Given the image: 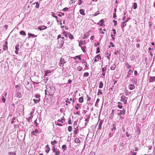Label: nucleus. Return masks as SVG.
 I'll use <instances>...</instances> for the list:
<instances>
[{
	"label": "nucleus",
	"mask_w": 155,
	"mask_h": 155,
	"mask_svg": "<svg viewBox=\"0 0 155 155\" xmlns=\"http://www.w3.org/2000/svg\"><path fill=\"white\" fill-rule=\"evenodd\" d=\"M46 89L45 90V94H47V92L48 95L53 96L55 91V87L52 85H48L46 86Z\"/></svg>",
	"instance_id": "1"
},
{
	"label": "nucleus",
	"mask_w": 155,
	"mask_h": 155,
	"mask_svg": "<svg viewBox=\"0 0 155 155\" xmlns=\"http://www.w3.org/2000/svg\"><path fill=\"white\" fill-rule=\"evenodd\" d=\"M35 97L36 98V99H34L33 100L35 103L36 104L39 102L40 101V95L39 94H36L35 95Z\"/></svg>",
	"instance_id": "2"
},
{
	"label": "nucleus",
	"mask_w": 155,
	"mask_h": 155,
	"mask_svg": "<svg viewBox=\"0 0 155 155\" xmlns=\"http://www.w3.org/2000/svg\"><path fill=\"white\" fill-rule=\"evenodd\" d=\"M117 114L119 116H120L122 114L124 115L126 112L124 109H123L122 110H117Z\"/></svg>",
	"instance_id": "3"
},
{
	"label": "nucleus",
	"mask_w": 155,
	"mask_h": 155,
	"mask_svg": "<svg viewBox=\"0 0 155 155\" xmlns=\"http://www.w3.org/2000/svg\"><path fill=\"white\" fill-rule=\"evenodd\" d=\"M65 60L62 57L60 59L59 64L61 67H63L64 64L66 63Z\"/></svg>",
	"instance_id": "4"
},
{
	"label": "nucleus",
	"mask_w": 155,
	"mask_h": 155,
	"mask_svg": "<svg viewBox=\"0 0 155 155\" xmlns=\"http://www.w3.org/2000/svg\"><path fill=\"white\" fill-rule=\"evenodd\" d=\"M130 19L129 17L127 18V19L125 20L124 21H123L122 22L121 27V28H123L126 26V23L129 21V20Z\"/></svg>",
	"instance_id": "5"
},
{
	"label": "nucleus",
	"mask_w": 155,
	"mask_h": 155,
	"mask_svg": "<svg viewBox=\"0 0 155 155\" xmlns=\"http://www.w3.org/2000/svg\"><path fill=\"white\" fill-rule=\"evenodd\" d=\"M101 57L100 56V54H98L97 55L95 56V57L94 59V62H96L98 61V59H99V58H100L101 59Z\"/></svg>",
	"instance_id": "6"
},
{
	"label": "nucleus",
	"mask_w": 155,
	"mask_h": 155,
	"mask_svg": "<svg viewBox=\"0 0 155 155\" xmlns=\"http://www.w3.org/2000/svg\"><path fill=\"white\" fill-rule=\"evenodd\" d=\"M15 95L16 97L20 98L22 97V95L21 93L18 91H16Z\"/></svg>",
	"instance_id": "7"
},
{
	"label": "nucleus",
	"mask_w": 155,
	"mask_h": 155,
	"mask_svg": "<svg viewBox=\"0 0 155 155\" xmlns=\"http://www.w3.org/2000/svg\"><path fill=\"white\" fill-rule=\"evenodd\" d=\"M47 28V27L46 26H45L44 25H42L40 26H38V28L40 31H41V30H45Z\"/></svg>",
	"instance_id": "8"
},
{
	"label": "nucleus",
	"mask_w": 155,
	"mask_h": 155,
	"mask_svg": "<svg viewBox=\"0 0 155 155\" xmlns=\"http://www.w3.org/2000/svg\"><path fill=\"white\" fill-rule=\"evenodd\" d=\"M128 87L130 90H132L135 88V86L133 84H130L129 85Z\"/></svg>",
	"instance_id": "9"
},
{
	"label": "nucleus",
	"mask_w": 155,
	"mask_h": 155,
	"mask_svg": "<svg viewBox=\"0 0 155 155\" xmlns=\"http://www.w3.org/2000/svg\"><path fill=\"white\" fill-rule=\"evenodd\" d=\"M132 82L133 83L135 84L136 85H137V79L136 78H134L132 79Z\"/></svg>",
	"instance_id": "10"
},
{
	"label": "nucleus",
	"mask_w": 155,
	"mask_h": 155,
	"mask_svg": "<svg viewBox=\"0 0 155 155\" xmlns=\"http://www.w3.org/2000/svg\"><path fill=\"white\" fill-rule=\"evenodd\" d=\"M19 47V45L18 44L16 45L15 47V53L16 54H18V53Z\"/></svg>",
	"instance_id": "11"
},
{
	"label": "nucleus",
	"mask_w": 155,
	"mask_h": 155,
	"mask_svg": "<svg viewBox=\"0 0 155 155\" xmlns=\"http://www.w3.org/2000/svg\"><path fill=\"white\" fill-rule=\"evenodd\" d=\"M117 104H118L117 105V107L120 109L122 108L123 106L122 103L121 102H119L117 103Z\"/></svg>",
	"instance_id": "12"
},
{
	"label": "nucleus",
	"mask_w": 155,
	"mask_h": 155,
	"mask_svg": "<svg viewBox=\"0 0 155 155\" xmlns=\"http://www.w3.org/2000/svg\"><path fill=\"white\" fill-rule=\"evenodd\" d=\"M84 12V10L83 9H81L79 10L80 14L84 16L85 15V13Z\"/></svg>",
	"instance_id": "13"
},
{
	"label": "nucleus",
	"mask_w": 155,
	"mask_h": 155,
	"mask_svg": "<svg viewBox=\"0 0 155 155\" xmlns=\"http://www.w3.org/2000/svg\"><path fill=\"white\" fill-rule=\"evenodd\" d=\"M149 82H153L155 81V77H150Z\"/></svg>",
	"instance_id": "14"
},
{
	"label": "nucleus",
	"mask_w": 155,
	"mask_h": 155,
	"mask_svg": "<svg viewBox=\"0 0 155 155\" xmlns=\"http://www.w3.org/2000/svg\"><path fill=\"white\" fill-rule=\"evenodd\" d=\"M134 70H132L131 69H130L129 70V71L128 72V74L127 76V77H129L131 75V73H132L133 71Z\"/></svg>",
	"instance_id": "15"
},
{
	"label": "nucleus",
	"mask_w": 155,
	"mask_h": 155,
	"mask_svg": "<svg viewBox=\"0 0 155 155\" xmlns=\"http://www.w3.org/2000/svg\"><path fill=\"white\" fill-rule=\"evenodd\" d=\"M46 147L47 148V150H45V152L47 153H48L49 152L50 150V148L49 147V146L48 145H46Z\"/></svg>",
	"instance_id": "16"
},
{
	"label": "nucleus",
	"mask_w": 155,
	"mask_h": 155,
	"mask_svg": "<svg viewBox=\"0 0 155 155\" xmlns=\"http://www.w3.org/2000/svg\"><path fill=\"white\" fill-rule=\"evenodd\" d=\"M121 99L120 100L122 102H124L125 100H126V97L124 95H122L121 97Z\"/></svg>",
	"instance_id": "17"
},
{
	"label": "nucleus",
	"mask_w": 155,
	"mask_h": 155,
	"mask_svg": "<svg viewBox=\"0 0 155 155\" xmlns=\"http://www.w3.org/2000/svg\"><path fill=\"white\" fill-rule=\"evenodd\" d=\"M100 25L102 26H104V25H103L104 23V21L103 19H101L100 20Z\"/></svg>",
	"instance_id": "18"
},
{
	"label": "nucleus",
	"mask_w": 155,
	"mask_h": 155,
	"mask_svg": "<svg viewBox=\"0 0 155 155\" xmlns=\"http://www.w3.org/2000/svg\"><path fill=\"white\" fill-rule=\"evenodd\" d=\"M39 133L38 130L37 129H36L34 131L32 132V134L33 135H35V134H38Z\"/></svg>",
	"instance_id": "19"
},
{
	"label": "nucleus",
	"mask_w": 155,
	"mask_h": 155,
	"mask_svg": "<svg viewBox=\"0 0 155 155\" xmlns=\"http://www.w3.org/2000/svg\"><path fill=\"white\" fill-rule=\"evenodd\" d=\"M16 152L14 151L13 152H9L8 153V155H16Z\"/></svg>",
	"instance_id": "20"
},
{
	"label": "nucleus",
	"mask_w": 155,
	"mask_h": 155,
	"mask_svg": "<svg viewBox=\"0 0 155 155\" xmlns=\"http://www.w3.org/2000/svg\"><path fill=\"white\" fill-rule=\"evenodd\" d=\"M67 149L66 146L65 145H63L62 146V149L63 151H64Z\"/></svg>",
	"instance_id": "21"
},
{
	"label": "nucleus",
	"mask_w": 155,
	"mask_h": 155,
	"mask_svg": "<svg viewBox=\"0 0 155 155\" xmlns=\"http://www.w3.org/2000/svg\"><path fill=\"white\" fill-rule=\"evenodd\" d=\"M116 64H113L110 67V69L112 70H114L116 68Z\"/></svg>",
	"instance_id": "22"
},
{
	"label": "nucleus",
	"mask_w": 155,
	"mask_h": 155,
	"mask_svg": "<svg viewBox=\"0 0 155 155\" xmlns=\"http://www.w3.org/2000/svg\"><path fill=\"white\" fill-rule=\"evenodd\" d=\"M51 73V71L50 70H47L45 71V76H46L48 74H50Z\"/></svg>",
	"instance_id": "23"
},
{
	"label": "nucleus",
	"mask_w": 155,
	"mask_h": 155,
	"mask_svg": "<svg viewBox=\"0 0 155 155\" xmlns=\"http://www.w3.org/2000/svg\"><path fill=\"white\" fill-rule=\"evenodd\" d=\"M16 91H19L20 90V87L18 85L16 86L15 88Z\"/></svg>",
	"instance_id": "24"
},
{
	"label": "nucleus",
	"mask_w": 155,
	"mask_h": 155,
	"mask_svg": "<svg viewBox=\"0 0 155 155\" xmlns=\"http://www.w3.org/2000/svg\"><path fill=\"white\" fill-rule=\"evenodd\" d=\"M83 97H80L79 99V101L80 103H82L83 102Z\"/></svg>",
	"instance_id": "25"
},
{
	"label": "nucleus",
	"mask_w": 155,
	"mask_h": 155,
	"mask_svg": "<svg viewBox=\"0 0 155 155\" xmlns=\"http://www.w3.org/2000/svg\"><path fill=\"white\" fill-rule=\"evenodd\" d=\"M105 54V55H107L106 57H107V58L108 59V60H109L110 59V56L111 55V54H108V52H106Z\"/></svg>",
	"instance_id": "26"
},
{
	"label": "nucleus",
	"mask_w": 155,
	"mask_h": 155,
	"mask_svg": "<svg viewBox=\"0 0 155 155\" xmlns=\"http://www.w3.org/2000/svg\"><path fill=\"white\" fill-rule=\"evenodd\" d=\"M74 142L75 143H79L80 142V140L79 139V138H76L74 140Z\"/></svg>",
	"instance_id": "27"
},
{
	"label": "nucleus",
	"mask_w": 155,
	"mask_h": 155,
	"mask_svg": "<svg viewBox=\"0 0 155 155\" xmlns=\"http://www.w3.org/2000/svg\"><path fill=\"white\" fill-rule=\"evenodd\" d=\"M20 34L22 35H25L26 34L25 32L24 31H21L20 32Z\"/></svg>",
	"instance_id": "28"
},
{
	"label": "nucleus",
	"mask_w": 155,
	"mask_h": 155,
	"mask_svg": "<svg viewBox=\"0 0 155 155\" xmlns=\"http://www.w3.org/2000/svg\"><path fill=\"white\" fill-rule=\"evenodd\" d=\"M69 37V38H70L71 40H72L74 39V37L72 35L71 33H69L68 34Z\"/></svg>",
	"instance_id": "29"
},
{
	"label": "nucleus",
	"mask_w": 155,
	"mask_h": 155,
	"mask_svg": "<svg viewBox=\"0 0 155 155\" xmlns=\"http://www.w3.org/2000/svg\"><path fill=\"white\" fill-rule=\"evenodd\" d=\"M137 5L136 2H134L133 6V8L134 9H135L137 8Z\"/></svg>",
	"instance_id": "30"
},
{
	"label": "nucleus",
	"mask_w": 155,
	"mask_h": 155,
	"mask_svg": "<svg viewBox=\"0 0 155 155\" xmlns=\"http://www.w3.org/2000/svg\"><path fill=\"white\" fill-rule=\"evenodd\" d=\"M64 43V41L63 40H61L60 42V46H59V48H61L63 45Z\"/></svg>",
	"instance_id": "31"
},
{
	"label": "nucleus",
	"mask_w": 155,
	"mask_h": 155,
	"mask_svg": "<svg viewBox=\"0 0 155 155\" xmlns=\"http://www.w3.org/2000/svg\"><path fill=\"white\" fill-rule=\"evenodd\" d=\"M28 35L29 37H35L37 36V35H35L31 33H28Z\"/></svg>",
	"instance_id": "32"
},
{
	"label": "nucleus",
	"mask_w": 155,
	"mask_h": 155,
	"mask_svg": "<svg viewBox=\"0 0 155 155\" xmlns=\"http://www.w3.org/2000/svg\"><path fill=\"white\" fill-rule=\"evenodd\" d=\"M80 104L78 103L75 106V109L77 110H78L79 109V108L80 107Z\"/></svg>",
	"instance_id": "33"
},
{
	"label": "nucleus",
	"mask_w": 155,
	"mask_h": 155,
	"mask_svg": "<svg viewBox=\"0 0 155 155\" xmlns=\"http://www.w3.org/2000/svg\"><path fill=\"white\" fill-rule=\"evenodd\" d=\"M131 94V92L130 91H128L127 90H126L125 92V94L127 96H128L130 95Z\"/></svg>",
	"instance_id": "34"
},
{
	"label": "nucleus",
	"mask_w": 155,
	"mask_h": 155,
	"mask_svg": "<svg viewBox=\"0 0 155 155\" xmlns=\"http://www.w3.org/2000/svg\"><path fill=\"white\" fill-rule=\"evenodd\" d=\"M103 84L102 82H100L99 83V88H101L103 86Z\"/></svg>",
	"instance_id": "35"
},
{
	"label": "nucleus",
	"mask_w": 155,
	"mask_h": 155,
	"mask_svg": "<svg viewBox=\"0 0 155 155\" xmlns=\"http://www.w3.org/2000/svg\"><path fill=\"white\" fill-rule=\"evenodd\" d=\"M3 50L5 51L6 50H7L8 49V46L6 45H3Z\"/></svg>",
	"instance_id": "36"
},
{
	"label": "nucleus",
	"mask_w": 155,
	"mask_h": 155,
	"mask_svg": "<svg viewBox=\"0 0 155 155\" xmlns=\"http://www.w3.org/2000/svg\"><path fill=\"white\" fill-rule=\"evenodd\" d=\"M57 141L55 140H54L53 141H51V144L52 145H53L54 144H57Z\"/></svg>",
	"instance_id": "37"
},
{
	"label": "nucleus",
	"mask_w": 155,
	"mask_h": 155,
	"mask_svg": "<svg viewBox=\"0 0 155 155\" xmlns=\"http://www.w3.org/2000/svg\"><path fill=\"white\" fill-rule=\"evenodd\" d=\"M55 153V155H59L61 153L58 150V151H56Z\"/></svg>",
	"instance_id": "38"
},
{
	"label": "nucleus",
	"mask_w": 155,
	"mask_h": 155,
	"mask_svg": "<svg viewBox=\"0 0 155 155\" xmlns=\"http://www.w3.org/2000/svg\"><path fill=\"white\" fill-rule=\"evenodd\" d=\"M1 100L3 103H4L5 102L6 99L4 96H2V97Z\"/></svg>",
	"instance_id": "39"
},
{
	"label": "nucleus",
	"mask_w": 155,
	"mask_h": 155,
	"mask_svg": "<svg viewBox=\"0 0 155 155\" xmlns=\"http://www.w3.org/2000/svg\"><path fill=\"white\" fill-rule=\"evenodd\" d=\"M65 102L67 103H68V104H71V102H70V101H69V99L68 98H67V99L65 101ZM66 105H68V104H66Z\"/></svg>",
	"instance_id": "40"
},
{
	"label": "nucleus",
	"mask_w": 155,
	"mask_h": 155,
	"mask_svg": "<svg viewBox=\"0 0 155 155\" xmlns=\"http://www.w3.org/2000/svg\"><path fill=\"white\" fill-rule=\"evenodd\" d=\"M64 13H62L61 12H59V13L58 14V15L59 17H61L62 15H64Z\"/></svg>",
	"instance_id": "41"
},
{
	"label": "nucleus",
	"mask_w": 155,
	"mask_h": 155,
	"mask_svg": "<svg viewBox=\"0 0 155 155\" xmlns=\"http://www.w3.org/2000/svg\"><path fill=\"white\" fill-rule=\"evenodd\" d=\"M100 13V12L99 11H97L96 12H95L94 14L93 15L94 16H96L98 15Z\"/></svg>",
	"instance_id": "42"
},
{
	"label": "nucleus",
	"mask_w": 155,
	"mask_h": 155,
	"mask_svg": "<svg viewBox=\"0 0 155 155\" xmlns=\"http://www.w3.org/2000/svg\"><path fill=\"white\" fill-rule=\"evenodd\" d=\"M113 127L111 129V130L113 131L114 130H116V127L115 126V124H113Z\"/></svg>",
	"instance_id": "43"
},
{
	"label": "nucleus",
	"mask_w": 155,
	"mask_h": 155,
	"mask_svg": "<svg viewBox=\"0 0 155 155\" xmlns=\"http://www.w3.org/2000/svg\"><path fill=\"white\" fill-rule=\"evenodd\" d=\"M35 3H36V4L35 7L37 8H39V4L38 3V2H35V3H34V4H35Z\"/></svg>",
	"instance_id": "44"
},
{
	"label": "nucleus",
	"mask_w": 155,
	"mask_h": 155,
	"mask_svg": "<svg viewBox=\"0 0 155 155\" xmlns=\"http://www.w3.org/2000/svg\"><path fill=\"white\" fill-rule=\"evenodd\" d=\"M89 74L88 72H85L84 74V77H87L89 76Z\"/></svg>",
	"instance_id": "45"
},
{
	"label": "nucleus",
	"mask_w": 155,
	"mask_h": 155,
	"mask_svg": "<svg viewBox=\"0 0 155 155\" xmlns=\"http://www.w3.org/2000/svg\"><path fill=\"white\" fill-rule=\"evenodd\" d=\"M83 69V68L81 66H79L77 68L78 71H80L82 70Z\"/></svg>",
	"instance_id": "46"
},
{
	"label": "nucleus",
	"mask_w": 155,
	"mask_h": 155,
	"mask_svg": "<svg viewBox=\"0 0 155 155\" xmlns=\"http://www.w3.org/2000/svg\"><path fill=\"white\" fill-rule=\"evenodd\" d=\"M86 48V46H83L81 48V49L83 51L84 53L86 51V50H85V49Z\"/></svg>",
	"instance_id": "47"
},
{
	"label": "nucleus",
	"mask_w": 155,
	"mask_h": 155,
	"mask_svg": "<svg viewBox=\"0 0 155 155\" xmlns=\"http://www.w3.org/2000/svg\"><path fill=\"white\" fill-rule=\"evenodd\" d=\"M63 35H64V36L65 37H68L67 34V32L65 31H64L63 32Z\"/></svg>",
	"instance_id": "48"
},
{
	"label": "nucleus",
	"mask_w": 155,
	"mask_h": 155,
	"mask_svg": "<svg viewBox=\"0 0 155 155\" xmlns=\"http://www.w3.org/2000/svg\"><path fill=\"white\" fill-rule=\"evenodd\" d=\"M15 119H16L15 117H14L12 118V121L11 122V124H13L14 123V120H15Z\"/></svg>",
	"instance_id": "49"
},
{
	"label": "nucleus",
	"mask_w": 155,
	"mask_h": 155,
	"mask_svg": "<svg viewBox=\"0 0 155 155\" xmlns=\"http://www.w3.org/2000/svg\"><path fill=\"white\" fill-rule=\"evenodd\" d=\"M100 101V99L99 98H97V100L96 101L95 104V106H97V105H98V103Z\"/></svg>",
	"instance_id": "50"
},
{
	"label": "nucleus",
	"mask_w": 155,
	"mask_h": 155,
	"mask_svg": "<svg viewBox=\"0 0 155 155\" xmlns=\"http://www.w3.org/2000/svg\"><path fill=\"white\" fill-rule=\"evenodd\" d=\"M72 130V127L71 126H69L68 127V130L69 132H71Z\"/></svg>",
	"instance_id": "51"
},
{
	"label": "nucleus",
	"mask_w": 155,
	"mask_h": 155,
	"mask_svg": "<svg viewBox=\"0 0 155 155\" xmlns=\"http://www.w3.org/2000/svg\"><path fill=\"white\" fill-rule=\"evenodd\" d=\"M103 94V92L102 91H101V90L100 89H98V91L97 93V95H99L100 94Z\"/></svg>",
	"instance_id": "52"
},
{
	"label": "nucleus",
	"mask_w": 155,
	"mask_h": 155,
	"mask_svg": "<svg viewBox=\"0 0 155 155\" xmlns=\"http://www.w3.org/2000/svg\"><path fill=\"white\" fill-rule=\"evenodd\" d=\"M83 44H84V43H83V41L81 40L79 43V46H81V45Z\"/></svg>",
	"instance_id": "53"
},
{
	"label": "nucleus",
	"mask_w": 155,
	"mask_h": 155,
	"mask_svg": "<svg viewBox=\"0 0 155 155\" xmlns=\"http://www.w3.org/2000/svg\"><path fill=\"white\" fill-rule=\"evenodd\" d=\"M106 68L105 67L103 68H102V72H106Z\"/></svg>",
	"instance_id": "54"
},
{
	"label": "nucleus",
	"mask_w": 155,
	"mask_h": 155,
	"mask_svg": "<svg viewBox=\"0 0 155 155\" xmlns=\"http://www.w3.org/2000/svg\"><path fill=\"white\" fill-rule=\"evenodd\" d=\"M101 125H102V123L101 122H100L99 124V126H98V129H101Z\"/></svg>",
	"instance_id": "55"
},
{
	"label": "nucleus",
	"mask_w": 155,
	"mask_h": 155,
	"mask_svg": "<svg viewBox=\"0 0 155 155\" xmlns=\"http://www.w3.org/2000/svg\"><path fill=\"white\" fill-rule=\"evenodd\" d=\"M87 104H88V105L87 107V110H89V106H91V104H89L88 103H87Z\"/></svg>",
	"instance_id": "56"
},
{
	"label": "nucleus",
	"mask_w": 155,
	"mask_h": 155,
	"mask_svg": "<svg viewBox=\"0 0 155 155\" xmlns=\"http://www.w3.org/2000/svg\"><path fill=\"white\" fill-rule=\"evenodd\" d=\"M126 64L127 66V67L128 69L130 68H131L130 65L128 63H126Z\"/></svg>",
	"instance_id": "57"
},
{
	"label": "nucleus",
	"mask_w": 155,
	"mask_h": 155,
	"mask_svg": "<svg viewBox=\"0 0 155 155\" xmlns=\"http://www.w3.org/2000/svg\"><path fill=\"white\" fill-rule=\"evenodd\" d=\"M90 119V116H87V118L85 119V121L86 122H88Z\"/></svg>",
	"instance_id": "58"
},
{
	"label": "nucleus",
	"mask_w": 155,
	"mask_h": 155,
	"mask_svg": "<svg viewBox=\"0 0 155 155\" xmlns=\"http://www.w3.org/2000/svg\"><path fill=\"white\" fill-rule=\"evenodd\" d=\"M100 48L99 47H97V51L96 52V54L100 52Z\"/></svg>",
	"instance_id": "59"
},
{
	"label": "nucleus",
	"mask_w": 155,
	"mask_h": 155,
	"mask_svg": "<svg viewBox=\"0 0 155 155\" xmlns=\"http://www.w3.org/2000/svg\"><path fill=\"white\" fill-rule=\"evenodd\" d=\"M31 118L32 117L31 116H30L27 119L28 122H31Z\"/></svg>",
	"instance_id": "60"
},
{
	"label": "nucleus",
	"mask_w": 155,
	"mask_h": 155,
	"mask_svg": "<svg viewBox=\"0 0 155 155\" xmlns=\"http://www.w3.org/2000/svg\"><path fill=\"white\" fill-rule=\"evenodd\" d=\"M87 101H90L91 99V97H89L88 96V95H87Z\"/></svg>",
	"instance_id": "61"
},
{
	"label": "nucleus",
	"mask_w": 155,
	"mask_h": 155,
	"mask_svg": "<svg viewBox=\"0 0 155 155\" xmlns=\"http://www.w3.org/2000/svg\"><path fill=\"white\" fill-rule=\"evenodd\" d=\"M130 155H136L137 154V153L133 152L132 151L130 152Z\"/></svg>",
	"instance_id": "62"
},
{
	"label": "nucleus",
	"mask_w": 155,
	"mask_h": 155,
	"mask_svg": "<svg viewBox=\"0 0 155 155\" xmlns=\"http://www.w3.org/2000/svg\"><path fill=\"white\" fill-rule=\"evenodd\" d=\"M51 15L52 16L55 18H56L57 17H56V16H55L54 14H55V13L54 12H52L51 13Z\"/></svg>",
	"instance_id": "63"
},
{
	"label": "nucleus",
	"mask_w": 155,
	"mask_h": 155,
	"mask_svg": "<svg viewBox=\"0 0 155 155\" xmlns=\"http://www.w3.org/2000/svg\"><path fill=\"white\" fill-rule=\"evenodd\" d=\"M75 1H74V0H71L70 1L69 4L70 5L72 4Z\"/></svg>",
	"instance_id": "64"
}]
</instances>
